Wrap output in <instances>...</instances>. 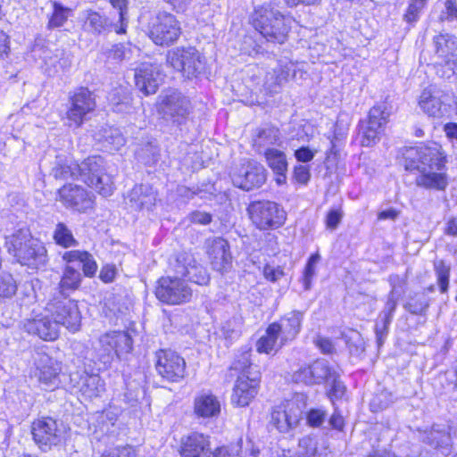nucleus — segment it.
<instances>
[{
    "mask_svg": "<svg viewBox=\"0 0 457 457\" xmlns=\"http://www.w3.org/2000/svg\"><path fill=\"white\" fill-rule=\"evenodd\" d=\"M253 25L269 42L283 44L291 28V18L283 15L271 2L256 5L252 15Z\"/></svg>",
    "mask_w": 457,
    "mask_h": 457,
    "instance_id": "4",
    "label": "nucleus"
},
{
    "mask_svg": "<svg viewBox=\"0 0 457 457\" xmlns=\"http://www.w3.org/2000/svg\"><path fill=\"white\" fill-rule=\"evenodd\" d=\"M181 33L180 22L167 12H159L153 16L147 26L148 37L157 46H169L174 44Z\"/></svg>",
    "mask_w": 457,
    "mask_h": 457,
    "instance_id": "6",
    "label": "nucleus"
},
{
    "mask_svg": "<svg viewBox=\"0 0 457 457\" xmlns=\"http://www.w3.org/2000/svg\"><path fill=\"white\" fill-rule=\"evenodd\" d=\"M70 106L67 110V119L77 128H79L87 118L96 108L94 94L87 88L80 87L70 93Z\"/></svg>",
    "mask_w": 457,
    "mask_h": 457,
    "instance_id": "15",
    "label": "nucleus"
},
{
    "mask_svg": "<svg viewBox=\"0 0 457 457\" xmlns=\"http://www.w3.org/2000/svg\"><path fill=\"white\" fill-rule=\"evenodd\" d=\"M189 219L193 223L207 225L212 221V215L208 212L195 211L190 214Z\"/></svg>",
    "mask_w": 457,
    "mask_h": 457,
    "instance_id": "64",
    "label": "nucleus"
},
{
    "mask_svg": "<svg viewBox=\"0 0 457 457\" xmlns=\"http://www.w3.org/2000/svg\"><path fill=\"white\" fill-rule=\"evenodd\" d=\"M138 54L139 49L132 46L129 43L120 44L119 46H116V59L120 61H129Z\"/></svg>",
    "mask_w": 457,
    "mask_h": 457,
    "instance_id": "58",
    "label": "nucleus"
},
{
    "mask_svg": "<svg viewBox=\"0 0 457 457\" xmlns=\"http://www.w3.org/2000/svg\"><path fill=\"white\" fill-rule=\"evenodd\" d=\"M33 53L35 56H38L42 60V67L50 77L64 71L71 65V55L63 49L55 48L53 50L48 47H38L37 46Z\"/></svg>",
    "mask_w": 457,
    "mask_h": 457,
    "instance_id": "22",
    "label": "nucleus"
},
{
    "mask_svg": "<svg viewBox=\"0 0 457 457\" xmlns=\"http://www.w3.org/2000/svg\"><path fill=\"white\" fill-rule=\"evenodd\" d=\"M194 412L199 418H215L220 412V403L212 393L201 392L195 397Z\"/></svg>",
    "mask_w": 457,
    "mask_h": 457,
    "instance_id": "29",
    "label": "nucleus"
},
{
    "mask_svg": "<svg viewBox=\"0 0 457 457\" xmlns=\"http://www.w3.org/2000/svg\"><path fill=\"white\" fill-rule=\"evenodd\" d=\"M159 112L166 120L180 123L190 111V101L180 92L171 90L160 96Z\"/></svg>",
    "mask_w": 457,
    "mask_h": 457,
    "instance_id": "20",
    "label": "nucleus"
},
{
    "mask_svg": "<svg viewBox=\"0 0 457 457\" xmlns=\"http://www.w3.org/2000/svg\"><path fill=\"white\" fill-rule=\"evenodd\" d=\"M205 244L212 268L220 272L226 271L229 268L232 260L228 241L222 237H215L207 239Z\"/></svg>",
    "mask_w": 457,
    "mask_h": 457,
    "instance_id": "24",
    "label": "nucleus"
},
{
    "mask_svg": "<svg viewBox=\"0 0 457 457\" xmlns=\"http://www.w3.org/2000/svg\"><path fill=\"white\" fill-rule=\"evenodd\" d=\"M62 260L66 263L78 262L81 265L83 275L93 278L97 271V263L94 256L87 251L71 250L62 254Z\"/></svg>",
    "mask_w": 457,
    "mask_h": 457,
    "instance_id": "30",
    "label": "nucleus"
},
{
    "mask_svg": "<svg viewBox=\"0 0 457 457\" xmlns=\"http://www.w3.org/2000/svg\"><path fill=\"white\" fill-rule=\"evenodd\" d=\"M62 366L54 358L46 353H38L35 360V370L32 378L38 386L45 391H54L62 385Z\"/></svg>",
    "mask_w": 457,
    "mask_h": 457,
    "instance_id": "12",
    "label": "nucleus"
},
{
    "mask_svg": "<svg viewBox=\"0 0 457 457\" xmlns=\"http://www.w3.org/2000/svg\"><path fill=\"white\" fill-rule=\"evenodd\" d=\"M327 417L328 413L323 408H312L306 414L307 424L312 428H320Z\"/></svg>",
    "mask_w": 457,
    "mask_h": 457,
    "instance_id": "55",
    "label": "nucleus"
},
{
    "mask_svg": "<svg viewBox=\"0 0 457 457\" xmlns=\"http://www.w3.org/2000/svg\"><path fill=\"white\" fill-rule=\"evenodd\" d=\"M457 18V1L456 0H445L444 3V8L441 11L439 20L441 21H452Z\"/></svg>",
    "mask_w": 457,
    "mask_h": 457,
    "instance_id": "59",
    "label": "nucleus"
},
{
    "mask_svg": "<svg viewBox=\"0 0 457 457\" xmlns=\"http://www.w3.org/2000/svg\"><path fill=\"white\" fill-rule=\"evenodd\" d=\"M52 173L59 179L81 180L104 197L113 193L112 177L104 171L103 159L99 156L88 157L81 163L58 156Z\"/></svg>",
    "mask_w": 457,
    "mask_h": 457,
    "instance_id": "2",
    "label": "nucleus"
},
{
    "mask_svg": "<svg viewBox=\"0 0 457 457\" xmlns=\"http://www.w3.org/2000/svg\"><path fill=\"white\" fill-rule=\"evenodd\" d=\"M330 453L324 445H319L315 437L306 436L299 440L298 457H329Z\"/></svg>",
    "mask_w": 457,
    "mask_h": 457,
    "instance_id": "32",
    "label": "nucleus"
},
{
    "mask_svg": "<svg viewBox=\"0 0 457 457\" xmlns=\"http://www.w3.org/2000/svg\"><path fill=\"white\" fill-rule=\"evenodd\" d=\"M263 274L267 279L276 282L284 276V271L280 267L274 268L270 265H266L264 267Z\"/></svg>",
    "mask_w": 457,
    "mask_h": 457,
    "instance_id": "63",
    "label": "nucleus"
},
{
    "mask_svg": "<svg viewBox=\"0 0 457 457\" xmlns=\"http://www.w3.org/2000/svg\"><path fill=\"white\" fill-rule=\"evenodd\" d=\"M305 407L304 396L297 395L273 410L270 422L279 432L287 433L298 425Z\"/></svg>",
    "mask_w": 457,
    "mask_h": 457,
    "instance_id": "9",
    "label": "nucleus"
},
{
    "mask_svg": "<svg viewBox=\"0 0 457 457\" xmlns=\"http://www.w3.org/2000/svg\"><path fill=\"white\" fill-rule=\"evenodd\" d=\"M419 104L428 116L439 118L444 115L445 108L442 101L428 90H424L421 93Z\"/></svg>",
    "mask_w": 457,
    "mask_h": 457,
    "instance_id": "37",
    "label": "nucleus"
},
{
    "mask_svg": "<svg viewBox=\"0 0 457 457\" xmlns=\"http://www.w3.org/2000/svg\"><path fill=\"white\" fill-rule=\"evenodd\" d=\"M106 25V20L98 12L93 11H87L86 20L84 21V29L86 30L101 33Z\"/></svg>",
    "mask_w": 457,
    "mask_h": 457,
    "instance_id": "48",
    "label": "nucleus"
},
{
    "mask_svg": "<svg viewBox=\"0 0 457 457\" xmlns=\"http://www.w3.org/2000/svg\"><path fill=\"white\" fill-rule=\"evenodd\" d=\"M64 434L62 424L51 417L38 418L31 424L33 441L45 453L60 445L64 440Z\"/></svg>",
    "mask_w": 457,
    "mask_h": 457,
    "instance_id": "7",
    "label": "nucleus"
},
{
    "mask_svg": "<svg viewBox=\"0 0 457 457\" xmlns=\"http://www.w3.org/2000/svg\"><path fill=\"white\" fill-rule=\"evenodd\" d=\"M116 9H119L120 26L119 29H116V33H124L125 26L128 21V1L127 0H115Z\"/></svg>",
    "mask_w": 457,
    "mask_h": 457,
    "instance_id": "60",
    "label": "nucleus"
},
{
    "mask_svg": "<svg viewBox=\"0 0 457 457\" xmlns=\"http://www.w3.org/2000/svg\"><path fill=\"white\" fill-rule=\"evenodd\" d=\"M58 194L62 204L73 212L87 213L94 209L95 195L80 186L64 185Z\"/></svg>",
    "mask_w": 457,
    "mask_h": 457,
    "instance_id": "18",
    "label": "nucleus"
},
{
    "mask_svg": "<svg viewBox=\"0 0 457 457\" xmlns=\"http://www.w3.org/2000/svg\"><path fill=\"white\" fill-rule=\"evenodd\" d=\"M168 62L188 79L196 78L205 66L204 57L195 47H178L169 52Z\"/></svg>",
    "mask_w": 457,
    "mask_h": 457,
    "instance_id": "10",
    "label": "nucleus"
},
{
    "mask_svg": "<svg viewBox=\"0 0 457 457\" xmlns=\"http://www.w3.org/2000/svg\"><path fill=\"white\" fill-rule=\"evenodd\" d=\"M402 295V290H391L387 301L386 303L384 310L380 313V317H383V329L385 330L386 327L391 323L393 314L396 309L397 303L399 298Z\"/></svg>",
    "mask_w": 457,
    "mask_h": 457,
    "instance_id": "42",
    "label": "nucleus"
},
{
    "mask_svg": "<svg viewBox=\"0 0 457 457\" xmlns=\"http://www.w3.org/2000/svg\"><path fill=\"white\" fill-rule=\"evenodd\" d=\"M155 291L156 297L168 304H181L188 302L192 290L187 284L178 278H161Z\"/></svg>",
    "mask_w": 457,
    "mask_h": 457,
    "instance_id": "17",
    "label": "nucleus"
},
{
    "mask_svg": "<svg viewBox=\"0 0 457 457\" xmlns=\"http://www.w3.org/2000/svg\"><path fill=\"white\" fill-rule=\"evenodd\" d=\"M142 394V389L138 382L136 380L126 382V392L124 398L130 405H134L138 402L139 395Z\"/></svg>",
    "mask_w": 457,
    "mask_h": 457,
    "instance_id": "57",
    "label": "nucleus"
},
{
    "mask_svg": "<svg viewBox=\"0 0 457 457\" xmlns=\"http://www.w3.org/2000/svg\"><path fill=\"white\" fill-rule=\"evenodd\" d=\"M53 12L48 17L47 28L49 29H57L64 25L68 18L71 15V9L64 6L57 1L52 3Z\"/></svg>",
    "mask_w": 457,
    "mask_h": 457,
    "instance_id": "40",
    "label": "nucleus"
},
{
    "mask_svg": "<svg viewBox=\"0 0 457 457\" xmlns=\"http://www.w3.org/2000/svg\"><path fill=\"white\" fill-rule=\"evenodd\" d=\"M436 55L452 70L457 69V37L437 35L434 37Z\"/></svg>",
    "mask_w": 457,
    "mask_h": 457,
    "instance_id": "27",
    "label": "nucleus"
},
{
    "mask_svg": "<svg viewBox=\"0 0 457 457\" xmlns=\"http://www.w3.org/2000/svg\"><path fill=\"white\" fill-rule=\"evenodd\" d=\"M434 270L437 278V283L441 293L445 294L448 291L450 266L443 260H436L434 262Z\"/></svg>",
    "mask_w": 457,
    "mask_h": 457,
    "instance_id": "46",
    "label": "nucleus"
},
{
    "mask_svg": "<svg viewBox=\"0 0 457 457\" xmlns=\"http://www.w3.org/2000/svg\"><path fill=\"white\" fill-rule=\"evenodd\" d=\"M320 260V255L317 253L312 254L305 266L303 276L302 278L303 287L305 290H309L312 287V280L315 276V266Z\"/></svg>",
    "mask_w": 457,
    "mask_h": 457,
    "instance_id": "53",
    "label": "nucleus"
},
{
    "mask_svg": "<svg viewBox=\"0 0 457 457\" xmlns=\"http://www.w3.org/2000/svg\"><path fill=\"white\" fill-rule=\"evenodd\" d=\"M150 191L151 188L147 185H136L128 195L131 207L134 210H141L151 205L154 196Z\"/></svg>",
    "mask_w": 457,
    "mask_h": 457,
    "instance_id": "36",
    "label": "nucleus"
},
{
    "mask_svg": "<svg viewBox=\"0 0 457 457\" xmlns=\"http://www.w3.org/2000/svg\"><path fill=\"white\" fill-rule=\"evenodd\" d=\"M126 79L128 84L130 83L129 79H132L138 90L148 96L157 92L162 82V74L158 65L145 62L129 71Z\"/></svg>",
    "mask_w": 457,
    "mask_h": 457,
    "instance_id": "16",
    "label": "nucleus"
},
{
    "mask_svg": "<svg viewBox=\"0 0 457 457\" xmlns=\"http://www.w3.org/2000/svg\"><path fill=\"white\" fill-rule=\"evenodd\" d=\"M294 177L297 182L306 184L311 177L309 167L305 165H298L295 167Z\"/></svg>",
    "mask_w": 457,
    "mask_h": 457,
    "instance_id": "62",
    "label": "nucleus"
},
{
    "mask_svg": "<svg viewBox=\"0 0 457 457\" xmlns=\"http://www.w3.org/2000/svg\"><path fill=\"white\" fill-rule=\"evenodd\" d=\"M279 141V131L278 129L268 126L262 129H260L253 139V145L256 146L257 150L261 153L268 148H270L271 145H275Z\"/></svg>",
    "mask_w": 457,
    "mask_h": 457,
    "instance_id": "38",
    "label": "nucleus"
},
{
    "mask_svg": "<svg viewBox=\"0 0 457 457\" xmlns=\"http://www.w3.org/2000/svg\"><path fill=\"white\" fill-rule=\"evenodd\" d=\"M303 313L293 311L283 316L278 322L271 324L279 334L282 343L292 341L295 338L301 328Z\"/></svg>",
    "mask_w": 457,
    "mask_h": 457,
    "instance_id": "28",
    "label": "nucleus"
},
{
    "mask_svg": "<svg viewBox=\"0 0 457 457\" xmlns=\"http://www.w3.org/2000/svg\"><path fill=\"white\" fill-rule=\"evenodd\" d=\"M53 238L56 245L63 248H70L79 245L72 231L63 222H58L56 224L53 233Z\"/></svg>",
    "mask_w": 457,
    "mask_h": 457,
    "instance_id": "41",
    "label": "nucleus"
},
{
    "mask_svg": "<svg viewBox=\"0 0 457 457\" xmlns=\"http://www.w3.org/2000/svg\"><path fill=\"white\" fill-rule=\"evenodd\" d=\"M286 343H282L279 334L271 324L267 328L265 335L256 342V350L260 353L278 352Z\"/></svg>",
    "mask_w": 457,
    "mask_h": 457,
    "instance_id": "34",
    "label": "nucleus"
},
{
    "mask_svg": "<svg viewBox=\"0 0 457 457\" xmlns=\"http://www.w3.org/2000/svg\"><path fill=\"white\" fill-rule=\"evenodd\" d=\"M136 330L132 328H128L126 330L116 331V353L118 349L121 353H129L132 349L133 336Z\"/></svg>",
    "mask_w": 457,
    "mask_h": 457,
    "instance_id": "49",
    "label": "nucleus"
},
{
    "mask_svg": "<svg viewBox=\"0 0 457 457\" xmlns=\"http://www.w3.org/2000/svg\"><path fill=\"white\" fill-rule=\"evenodd\" d=\"M388 117L389 113L385 105H375L370 110L368 118L359 123L362 146H372L379 141Z\"/></svg>",
    "mask_w": 457,
    "mask_h": 457,
    "instance_id": "13",
    "label": "nucleus"
},
{
    "mask_svg": "<svg viewBox=\"0 0 457 457\" xmlns=\"http://www.w3.org/2000/svg\"><path fill=\"white\" fill-rule=\"evenodd\" d=\"M404 159L406 170L420 172L416 179L418 186L428 189H445L448 180L445 173L442 171L445 156L438 144L411 147L404 153Z\"/></svg>",
    "mask_w": 457,
    "mask_h": 457,
    "instance_id": "1",
    "label": "nucleus"
},
{
    "mask_svg": "<svg viewBox=\"0 0 457 457\" xmlns=\"http://www.w3.org/2000/svg\"><path fill=\"white\" fill-rule=\"evenodd\" d=\"M426 3L427 0H410L407 11L403 16L404 21L408 23L417 21Z\"/></svg>",
    "mask_w": 457,
    "mask_h": 457,
    "instance_id": "54",
    "label": "nucleus"
},
{
    "mask_svg": "<svg viewBox=\"0 0 457 457\" xmlns=\"http://www.w3.org/2000/svg\"><path fill=\"white\" fill-rule=\"evenodd\" d=\"M247 212L253 223L262 230L278 228L286 220L283 208L272 201L252 202Z\"/></svg>",
    "mask_w": 457,
    "mask_h": 457,
    "instance_id": "8",
    "label": "nucleus"
},
{
    "mask_svg": "<svg viewBox=\"0 0 457 457\" xmlns=\"http://www.w3.org/2000/svg\"><path fill=\"white\" fill-rule=\"evenodd\" d=\"M422 440L430 446L440 449L443 454L450 453L452 440L449 432L445 429L433 427L431 430L424 433Z\"/></svg>",
    "mask_w": 457,
    "mask_h": 457,
    "instance_id": "33",
    "label": "nucleus"
},
{
    "mask_svg": "<svg viewBox=\"0 0 457 457\" xmlns=\"http://www.w3.org/2000/svg\"><path fill=\"white\" fill-rule=\"evenodd\" d=\"M312 364L300 368L293 375V379L296 383H303L305 385H314L315 379L313 378Z\"/></svg>",
    "mask_w": 457,
    "mask_h": 457,
    "instance_id": "56",
    "label": "nucleus"
},
{
    "mask_svg": "<svg viewBox=\"0 0 457 457\" xmlns=\"http://www.w3.org/2000/svg\"><path fill=\"white\" fill-rule=\"evenodd\" d=\"M194 261L195 258L191 253H180L176 256L171 265L177 275L185 277L188 272V268L194 265Z\"/></svg>",
    "mask_w": 457,
    "mask_h": 457,
    "instance_id": "52",
    "label": "nucleus"
},
{
    "mask_svg": "<svg viewBox=\"0 0 457 457\" xmlns=\"http://www.w3.org/2000/svg\"><path fill=\"white\" fill-rule=\"evenodd\" d=\"M231 179L235 187L249 191L264 184L266 170L262 164L254 161H249L236 169L231 175Z\"/></svg>",
    "mask_w": 457,
    "mask_h": 457,
    "instance_id": "19",
    "label": "nucleus"
},
{
    "mask_svg": "<svg viewBox=\"0 0 457 457\" xmlns=\"http://www.w3.org/2000/svg\"><path fill=\"white\" fill-rule=\"evenodd\" d=\"M185 277L197 285H207L210 280L205 268L198 264L195 260L194 261V265L188 268V272Z\"/></svg>",
    "mask_w": 457,
    "mask_h": 457,
    "instance_id": "51",
    "label": "nucleus"
},
{
    "mask_svg": "<svg viewBox=\"0 0 457 457\" xmlns=\"http://www.w3.org/2000/svg\"><path fill=\"white\" fill-rule=\"evenodd\" d=\"M114 351V332L109 331L102 335L99 338V352L104 362H108L113 359Z\"/></svg>",
    "mask_w": 457,
    "mask_h": 457,
    "instance_id": "44",
    "label": "nucleus"
},
{
    "mask_svg": "<svg viewBox=\"0 0 457 457\" xmlns=\"http://www.w3.org/2000/svg\"><path fill=\"white\" fill-rule=\"evenodd\" d=\"M295 75V64L292 62H279L276 68L266 72L263 87L270 94L278 93L280 88Z\"/></svg>",
    "mask_w": 457,
    "mask_h": 457,
    "instance_id": "25",
    "label": "nucleus"
},
{
    "mask_svg": "<svg viewBox=\"0 0 457 457\" xmlns=\"http://www.w3.org/2000/svg\"><path fill=\"white\" fill-rule=\"evenodd\" d=\"M70 378L73 387L87 398L96 397L103 390L102 380L98 374L88 373L86 370L78 371L71 374Z\"/></svg>",
    "mask_w": 457,
    "mask_h": 457,
    "instance_id": "26",
    "label": "nucleus"
},
{
    "mask_svg": "<svg viewBox=\"0 0 457 457\" xmlns=\"http://www.w3.org/2000/svg\"><path fill=\"white\" fill-rule=\"evenodd\" d=\"M5 246L21 265L30 269L43 268L47 262L46 249L42 242L34 238L29 228H22L5 237Z\"/></svg>",
    "mask_w": 457,
    "mask_h": 457,
    "instance_id": "3",
    "label": "nucleus"
},
{
    "mask_svg": "<svg viewBox=\"0 0 457 457\" xmlns=\"http://www.w3.org/2000/svg\"><path fill=\"white\" fill-rule=\"evenodd\" d=\"M17 291V285L11 274L0 275V303L11 298Z\"/></svg>",
    "mask_w": 457,
    "mask_h": 457,
    "instance_id": "50",
    "label": "nucleus"
},
{
    "mask_svg": "<svg viewBox=\"0 0 457 457\" xmlns=\"http://www.w3.org/2000/svg\"><path fill=\"white\" fill-rule=\"evenodd\" d=\"M155 370L165 380L179 383L186 377V361L172 350H159L155 353Z\"/></svg>",
    "mask_w": 457,
    "mask_h": 457,
    "instance_id": "14",
    "label": "nucleus"
},
{
    "mask_svg": "<svg viewBox=\"0 0 457 457\" xmlns=\"http://www.w3.org/2000/svg\"><path fill=\"white\" fill-rule=\"evenodd\" d=\"M242 439L229 446L211 449L209 436L194 432L181 441V457H241Z\"/></svg>",
    "mask_w": 457,
    "mask_h": 457,
    "instance_id": "5",
    "label": "nucleus"
},
{
    "mask_svg": "<svg viewBox=\"0 0 457 457\" xmlns=\"http://www.w3.org/2000/svg\"><path fill=\"white\" fill-rule=\"evenodd\" d=\"M313 378L315 384H320L323 381L329 382L337 374L332 370L328 362L324 360H318L312 363Z\"/></svg>",
    "mask_w": 457,
    "mask_h": 457,
    "instance_id": "45",
    "label": "nucleus"
},
{
    "mask_svg": "<svg viewBox=\"0 0 457 457\" xmlns=\"http://www.w3.org/2000/svg\"><path fill=\"white\" fill-rule=\"evenodd\" d=\"M429 305L430 298L425 292H418L408 297L403 308L413 315L424 316Z\"/></svg>",
    "mask_w": 457,
    "mask_h": 457,
    "instance_id": "39",
    "label": "nucleus"
},
{
    "mask_svg": "<svg viewBox=\"0 0 457 457\" xmlns=\"http://www.w3.org/2000/svg\"><path fill=\"white\" fill-rule=\"evenodd\" d=\"M138 159L145 165H154L160 158V149L153 143H147L137 152Z\"/></svg>",
    "mask_w": 457,
    "mask_h": 457,
    "instance_id": "47",
    "label": "nucleus"
},
{
    "mask_svg": "<svg viewBox=\"0 0 457 457\" xmlns=\"http://www.w3.org/2000/svg\"><path fill=\"white\" fill-rule=\"evenodd\" d=\"M261 378L259 370H255L252 376L238 377L236 381L231 401L237 406H246L257 395V388Z\"/></svg>",
    "mask_w": 457,
    "mask_h": 457,
    "instance_id": "23",
    "label": "nucleus"
},
{
    "mask_svg": "<svg viewBox=\"0 0 457 457\" xmlns=\"http://www.w3.org/2000/svg\"><path fill=\"white\" fill-rule=\"evenodd\" d=\"M82 281L80 271L72 266V263H66L61 278L59 287L62 295L76 290Z\"/></svg>",
    "mask_w": 457,
    "mask_h": 457,
    "instance_id": "35",
    "label": "nucleus"
},
{
    "mask_svg": "<svg viewBox=\"0 0 457 457\" xmlns=\"http://www.w3.org/2000/svg\"><path fill=\"white\" fill-rule=\"evenodd\" d=\"M329 382H331V388L329 390L330 398L332 400L342 398L345 391V386L337 379V375L336 374Z\"/></svg>",
    "mask_w": 457,
    "mask_h": 457,
    "instance_id": "61",
    "label": "nucleus"
},
{
    "mask_svg": "<svg viewBox=\"0 0 457 457\" xmlns=\"http://www.w3.org/2000/svg\"><path fill=\"white\" fill-rule=\"evenodd\" d=\"M231 369L241 372L240 377L246 378V375L252 376V374L258 370L256 366H253L250 359V350H245L238 354L231 365Z\"/></svg>",
    "mask_w": 457,
    "mask_h": 457,
    "instance_id": "43",
    "label": "nucleus"
},
{
    "mask_svg": "<svg viewBox=\"0 0 457 457\" xmlns=\"http://www.w3.org/2000/svg\"><path fill=\"white\" fill-rule=\"evenodd\" d=\"M264 155L268 165L277 175V183L279 185L283 184L286 181V172L287 170L286 154L280 150L268 148L264 151Z\"/></svg>",
    "mask_w": 457,
    "mask_h": 457,
    "instance_id": "31",
    "label": "nucleus"
},
{
    "mask_svg": "<svg viewBox=\"0 0 457 457\" xmlns=\"http://www.w3.org/2000/svg\"><path fill=\"white\" fill-rule=\"evenodd\" d=\"M47 308L60 330L62 327L72 333L79 330L81 313L75 300L67 297L54 299L47 304Z\"/></svg>",
    "mask_w": 457,
    "mask_h": 457,
    "instance_id": "11",
    "label": "nucleus"
},
{
    "mask_svg": "<svg viewBox=\"0 0 457 457\" xmlns=\"http://www.w3.org/2000/svg\"><path fill=\"white\" fill-rule=\"evenodd\" d=\"M23 328L29 334L49 342L56 340L61 333L47 307L44 312L26 320L23 323Z\"/></svg>",
    "mask_w": 457,
    "mask_h": 457,
    "instance_id": "21",
    "label": "nucleus"
}]
</instances>
